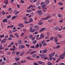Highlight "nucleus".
<instances>
[{
    "instance_id": "nucleus-28",
    "label": "nucleus",
    "mask_w": 65,
    "mask_h": 65,
    "mask_svg": "<svg viewBox=\"0 0 65 65\" xmlns=\"http://www.w3.org/2000/svg\"><path fill=\"white\" fill-rule=\"evenodd\" d=\"M58 17H59L60 18H61V17H62V15H61V14H58Z\"/></svg>"
},
{
    "instance_id": "nucleus-35",
    "label": "nucleus",
    "mask_w": 65,
    "mask_h": 65,
    "mask_svg": "<svg viewBox=\"0 0 65 65\" xmlns=\"http://www.w3.org/2000/svg\"><path fill=\"white\" fill-rule=\"evenodd\" d=\"M18 43L19 44H22V42H21V41L19 40L18 41Z\"/></svg>"
},
{
    "instance_id": "nucleus-32",
    "label": "nucleus",
    "mask_w": 65,
    "mask_h": 65,
    "mask_svg": "<svg viewBox=\"0 0 65 65\" xmlns=\"http://www.w3.org/2000/svg\"><path fill=\"white\" fill-rule=\"evenodd\" d=\"M48 22L49 23H51V22H52V20H48Z\"/></svg>"
},
{
    "instance_id": "nucleus-42",
    "label": "nucleus",
    "mask_w": 65,
    "mask_h": 65,
    "mask_svg": "<svg viewBox=\"0 0 65 65\" xmlns=\"http://www.w3.org/2000/svg\"><path fill=\"white\" fill-rule=\"evenodd\" d=\"M61 60V59L60 58L59 59H58L56 61V63H57V62H59V60Z\"/></svg>"
},
{
    "instance_id": "nucleus-21",
    "label": "nucleus",
    "mask_w": 65,
    "mask_h": 65,
    "mask_svg": "<svg viewBox=\"0 0 65 65\" xmlns=\"http://www.w3.org/2000/svg\"><path fill=\"white\" fill-rule=\"evenodd\" d=\"M2 45H0V50H2L4 48V47H2Z\"/></svg>"
},
{
    "instance_id": "nucleus-62",
    "label": "nucleus",
    "mask_w": 65,
    "mask_h": 65,
    "mask_svg": "<svg viewBox=\"0 0 65 65\" xmlns=\"http://www.w3.org/2000/svg\"><path fill=\"white\" fill-rule=\"evenodd\" d=\"M13 65H18V64L17 63H13Z\"/></svg>"
},
{
    "instance_id": "nucleus-10",
    "label": "nucleus",
    "mask_w": 65,
    "mask_h": 65,
    "mask_svg": "<svg viewBox=\"0 0 65 65\" xmlns=\"http://www.w3.org/2000/svg\"><path fill=\"white\" fill-rule=\"evenodd\" d=\"M46 6V5H43V6H42V8L43 9H45V6Z\"/></svg>"
},
{
    "instance_id": "nucleus-41",
    "label": "nucleus",
    "mask_w": 65,
    "mask_h": 65,
    "mask_svg": "<svg viewBox=\"0 0 65 65\" xmlns=\"http://www.w3.org/2000/svg\"><path fill=\"white\" fill-rule=\"evenodd\" d=\"M1 64H2V65H4V64H5V62L3 61L1 62Z\"/></svg>"
},
{
    "instance_id": "nucleus-34",
    "label": "nucleus",
    "mask_w": 65,
    "mask_h": 65,
    "mask_svg": "<svg viewBox=\"0 0 65 65\" xmlns=\"http://www.w3.org/2000/svg\"><path fill=\"white\" fill-rule=\"evenodd\" d=\"M32 57L34 58L35 57H36V55H35V54H34L33 55Z\"/></svg>"
},
{
    "instance_id": "nucleus-2",
    "label": "nucleus",
    "mask_w": 65,
    "mask_h": 65,
    "mask_svg": "<svg viewBox=\"0 0 65 65\" xmlns=\"http://www.w3.org/2000/svg\"><path fill=\"white\" fill-rule=\"evenodd\" d=\"M50 57H49L48 58V59L49 60H52V59H53V57H52V54H50L49 55Z\"/></svg>"
},
{
    "instance_id": "nucleus-58",
    "label": "nucleus",
    "mask_w": 65,
    "mask_h": 65,
    "mask_svg": "<svg viewBox=\"0 0 65 65\" xmlns=\"http://www.w3.org/2000/svg\"><path fill=\"white\" fill-rule=\"evenodd\" d=\"M1 43H4V41L3 40L2 41H1Z\"/></svg>"
},
{
    "instance_id": "nucleus-43",
    "label": "nucleus",
    "mask_w": 65,
    "mask_h": 65,
    "mask_svg": "<svg viewBox=\"0 0 65 65\" xmlns=\"http://www.w3.org/2000/svg\"><path fill=\"white\" fill-rule=\"evenodd\" d=\"M42 22L38 24V25H42Z\"/></svg>"
},
{
    "instance_id": "nucleus-37",
    "label": "nucleus",
    "mask_w": 65,
    "mask_h": 65,
    "mask_svg": "<svg viewBox=\"0 0 65 65\" xmlns=\"http://www.w3.org/2000/svg\"><path fill=\"white\" fill-rule=\"evenodd\" d=\"M47 65H52V63H51V62H48L47 63Z\"/></svg>"
},
{
    "instance_id": "nucleus-27",
    "label": "nucleus",
    "mask_w": 65,
    "mask_h": 65,
    "mask_svg": "<svg viewBox=\"0 0 65 65\" xmlns=\"http://www.w3.org/2000/svg\"><path fill=\"white\" fill-rule=\"evenodd\" d=\"M45 3H46V4H48V3H49V1H48V0H47L45 1Z\"/></svg>"
},
{
    "instance_id": "nucleus-8",
    "label": "nucleus",
    "mask_w": 65,
    "mask_h": 65,
    "mask_svg": "<svg viewBox=\"0 0 65 65\" xmlns=\"http://www.w3.org/2000/svg\"><path fill=\"white\" fill-rule=\"evenodd\" d=\"M35 28H36L37 30H38L39 29V26H37V25H36L35 26Z\"/></svg>"
},
{
    "instance_id": "nucleus-53",
    "label": "nucleus",
    "mask_w": 65,
    "mask_h": 65,
    "mask_svg": "<svg viewBox=\"0 0 65 65\" xmlns=\"http://www.w3.org/2000/svg\"><path fill=\"white\" fill-rule=\"evenodd\" d=\"M34 47H35V46L34 45H33L32 46H31L30 47V48H34Z\"/></svg>"
},
{
    "instance_id": "nucleus-22",
    "label": "nucleus",
    "mask_w": 65,
    "mask_h": 65,
    "mask_svg": "<svg viewBox=\"0 0 65 65\" xmlns=\"http://www.w3.org/2000/svg\"><path fill=\"white\" fill-rule=\"evenodd\" d=\"M45 56V55H42L41 56V57L42 58H44V57Z\"/></svg>"
},
{
    "instance_id": "nucleus-6",
    "label": "nucleus",
    "mask_w": 65,
    "mask_h": 65,
    "mask_svg": "<svg viewBox=\"0 0 65 65\" xmlns=\"http://www.w3.org/2000/svg\"><path fill=\"white\" fill-rule=\"evenodd\" d=\"M47 51V49H46L45 50H44L43 51V53L44 54L45 53H46Z\"/></svg>"
},
{
    "instance_id": "nucleus-40",
    "label": "nucleus",
    "mask_w": 65,
    "mask_h": 65,
    "mask_svg": "<svg viewBox=\"0 0 65 65\" xmlns=\"http://www.w3.org/2000/svg\"><path fill=\"white\" fill-rule=\"evenodd\" d=\"M7 40L6 39H4L3 40H4V43H5V42H6V41Z\"/></svg>"
},
{
    "instance_id": "nucleus-61",
    "label": "nucleus",
    "mask_w": 65,
    "mask_h": 65,
    "mask_svg": "<svg viewBox=\"0 0 65 65\" xmlns=\"http://www.w3.org/2000/svg\"><path fill=\"white\" fill-rule=\"evenodd\" d=\"M60 47V45H58L57 46V48H59Z\"/></svg>"
},
{
    "instance_id": "nucleus-46",
    "label": "nucleus",
    "mask_w": 65,
    "mask_h": 65,
    "mask_svg": "<svg viewBox=\"0 0 65 65\" xmlns=\"http://www.w3.org/2000/svg\"><path fill=\"white\" fill-rule=\"evenodd\" d=\"M26 46H27L28 47H30V45L28 44H26Z\"/></svg>"
},
{
    "instance_id": "nucleus-64",
    "label": "nucleus",
    "mask_w": 65,
    "mask_h": 65,
    "mask_svg": "<svg viewBox=\"0 0 65 65\" xmlns=\"http://www.w3.org/2000/svg\"><path fill=\"white\" fill-rule=\"evenodd\" d=\"M63 20H61L59 21V22H60V23H62V22H63Z\"/></svg>"
},
{
    "instance_id": "nucleus-52",
    "label": "nucleus",
    "mask_w": 65,
    "mask_h": 65,
    "mask_svg": "<svg viewBox=\"0 0 65 65\" xmlns=\"http://www.w3.org/2000/svg\"><path fill=\"white\" fill-rule=\"evenodd\" d=\"M53 59L54 60V61H56L57 60V58L55 59L54 58H53Z\"/></svg>"
},
{
    "instance_id": "nucleus-47",
    "label": "nucleus",
    "mask_w": 65,
    "mask_h": 65,
    "mask_svg": "<svg viewBox=\"0 0 65 65\" xmlns=\"http://www.w3.org/2000/svg\"><path fill=\"white\" fill-rule=\"evenodd\" d=\"M59 65H64V63H61L59 64Z\"/></svg>"
},
{
    "instance_id": "nucleus-4",
    "label": "nucleus",
    "mask_w": 65,
    "mask_h": 65,
    "mask_svg": "<svg viewBox=\"0 0 65 65\" xmlns=\"http://www.w3.org/2000/svg\"><path fill=\"white\" fill-rule=\"evenodd\" d=\"M60 58L61 59H63V58H64V56L62 54V55H60Z\"/></svg>"
},
{
    "instance_id": "nucleus-30",
    "label": "nucleus",
    "mask_w": 65,
    "mask_h": 65,
    "mask_svg": "<svg viewBox=\"0 0 65 65\" xmlns=\"http://www.w3.org/2000/svg\"><path fill=\"white\" fill-rule=\"evenodd\" d=\"M42 44H44L45 43V41H42Z\"/></svg>"
},
{
    "instance_id": "nucleus-16",
    "label": "nucleus",
    "mask_w": 65,
    "mask_h": 65,
    "mask_svg": "<svg viewBox=\"0 0 65 65\" xmlns=\"http://www.w3.org/2000/svg\"><path fill=\"white\" fill-rule=\"evenodd\" d=\"M36 31V29H33L31 31V33H33V32H34L35 31Z\"/></svg>"
},
{
    "instance_id": "nucleus-51",
    "label": "nucleus",
    "mask_w": 65,
    "mask_h": 65,
    "mask_svg": "<svg viewBox=\"0 0 65 65\" xmlns=\"http://www.w3.org/2000/svg\"><path fill=\"white\" fill-rule=\"evenodd\" d=\"M12 20H14V19H15V17H14V16L12 18Z\"/></svg>"
},
{
    "instance_id": "nucleus-24",
    "label": "nucleus",
    "mask_w": 65,
    "mask_h": 65,
    "mask_svg": "<svg viewBox=\"0 0 65 65\" xmlns=\"http://www.w3.org/2000/svg\"><path fill=\"white\" fill-rule=\"evenodd\" d=\"M29 37L30 38H32V37H33V36L32 35H30L29 36Z\"/></svg>"
},
{
    "instance_id": "nucleus-44",
    "label": "nucleus",
    "mask_w": 65,
    "mask_h": 65,
    "mask_svg": "<svg viewBox=\"0 0 65 65\" xmlns=\"http://www.w3.org/2000/svg\"><path fill=\"white\" fill-rule=\"evenodd\" d=\"M21 3H25V2H24V1H23L22 0H21Z\"/></svg>"
},
{
    "instance_id": "nucleus-39",
    "label": "nucleus",
    "mask_w": 65,
    "mask_h": 65,
    "mask_svg": "<svg viewBox=\"0 0 65 65\" xmlns=\"http://www.w3.org/2000/svg\"><path fill=\"white\" fill-rule=\"evenodd\" d=\"M47 35H48V36H49V35H50V32H47Z\"/></svg>"
},
{
    "instance_id": "nucleus-23",
    "label": "nucleus",
    "mask_w": 65,
    "mask_h": 65,
    "mask_svg": "<svg viewBox=\"0 0 65 65\" xmlns=\"http://www.w3.org/2000/svg\"><path fill=\"white\" fill-rule=\"evenodd\" d=\"M29 21L30 22H33V19L32 18H30L29 19Z\"/></svg>"
},
{
    "instance_id": "nucleus-1",
    "label": "nucleus",
    "mask_w": 65,
    "mask_h": 65,
    "mask_svg": "<svg viewBox=\"0 0 65 65\" xmlns=\"http://www.w3.org/2000/svg\"><path fill=\"white\" fill-rule=\"evenodd\" d=\"M36 13H38L39 15H41L42 14V11L41 10L37 11L36 12Z\"/></svg>"
},
{
    "instance_id": "nucleus-25",
    "label": "nucleus",
    "mask_w": 65,
    "mask_h": 65,
    "mask_svg": "<svg viewBox=\"0 0 65 65\" xmlns=\"http://www.w3.org/2000/svg\"><path fill=\"white\" fill-rule=\"evenodd\" d=\"M38 63L40 64H42V62H41V61H39L38 62Z\"/></svg>"
},
{
    "instance_id": "nucleus-55",
    "label": "nucleus",
    "mask_w": 65,
    "mask_h": 65,
    "mask_svg": "<svg viewBox=\"0 0 65 65\" xmlns=\"http://www.w3.org/2000/svg\"><path fill=\"white\" fill-rule=\"evenodd\" d=\"M33 1H32L31 2H31H32V3H33V2H36V0H33Z\"/></svg>"
},
{
    "instance_id": "nucleus-57",
    "label": "nucleus",
    "mask_w": 65,
    "mask_h": 65,
    "mask_svg": "<svg viewBox=\"0 0 65 65\" xmlns=\"http://www.w3.org/2000/svg\"><path fill=\"white\" fill-rule=\"evenodd\" d=\"M55 53H53L52 54V56H54V55H55Z\"/></svg>"
},
{
    "instance_id": "nucleus-50",
    "label": "nucleus",
    "mask_w": 65,
    "mask_h": 65,
    "mask_svg": "<svg viewBox=\"0 0 65 65\" xmlns=\"http://www.w3.org/2000/svg\"><path fill=\"white\" fill-rule=\"evenodd\" d=\"M39 45L40 47H42V45H41V43L39 44Z\"/></svg>"
},
{
    "instance_id": "nucleus-54",
    "label": "nucleus",
    "mask_w": 65,
    "mask_h": 65,
    "mask_svg": "<svg viewBox=\"0 0 65 65\" xmlns=\"http://www.w3.org/2000/svg\"><path fill=\"white\" fill-rule=\"evenodd\" d=\"M35 37H33L31 39L32 40H35Z\"/></svg>"
},
{
    "instance_id": "nucleus-49",
    "label": "nucleus",
    "mask_w": 65,
    "mask_h": 65,
    "mask_svg": "<svg viewBox=\"0 0 65 65\" xmlns=\"http://www.w3.org/2000/svg\"><path fill=\"white\" fill-rule=\"evenodd\" d=\"M32 7V5H30L29 6V7L28 8H27V9H30V8Z\"/></svg>"
},
{
    "instance_id": "nucleus-56",
    "label": "nucleus",
    "mask_w": 65,
    "mask_h": 65,
    "mask_svg": "<svg viewBox=\"0 0 65 65\" xmlns=\"http://www.w3.org/2000/svg\"><path fill=\"white\" fill-rule=\"evenodd\" d=\"M9 50V48H6L5 49V51H7V50Z\"/></svg>"
},
{
    "instance_id": "nucleus-36",
    "label": "nucleus",
    "mask_w": 65,
    "mask_h": 65,
    "mask_svg": "<svg viewBox=\"0 0 65 65\" xmlns=\"http://www.w3.org/2000/svg\"><path fill=\"white\" fill-rule=\"evenodd\" d=\"M54 38V37H51L50 38V40H53V39Z\"/></svg>"
},
{
    "instance_id": "nucleus-60",
    "label": "nucleus",
    "mask_w": 65,
    "mask_h": 65,
    "mask_svg": "<svg viewBox=\"0 0 65 65\" xmlns=\"http://www.w3.org/2000/svg\"><path fill=\"white\" fill-rule=\"evenodd\" d=\"M31 30H32V27H30V28L29 32H31Z\"/></svg>"
},
{
    "instance_id": "nucleus-7",
    "label": "nucleus",
    "mask_w": 65,
    "mask_h": 65,
    "mask_svg": "<svg viewBox=\"0 0 65 65\" xmlns=\"http://www.w3.org/2000/svg\"><path fill=\"white\" fill-rule=\"evenodd\" d=\"M41 38H43L44 37V35L43 34H41Z\"/></svg>"
},
{
    "instance_id": "nucleus-29",
    "label": "nucleus",
    "mask_w": 65,
    "mask_h": 65,
    "mask_svg": "<svg viewBox=\"0 0 65 65\" xmlns=\"http://www.w3.org/2000/svg\"><path fill=\"white\" fill-rule=\"evenodd\" d=\"M15 60L17 61H18L20 60V59L19 58H17L15 59Z\"/></svg>"
},
{
    "instance_id": "nucleus-13",
    "label": "nucleus",
    "mask_w": 65,
    "mask_h": 65,
    "mask_svg": "<svg viewBox=\"0 0 65 65\" xmlns=\"http://www.w3.org/2000/svg\"><path fill=\"white\" fill-rule=\"evenodd\" d=\"M37 42V41L36 40H35L33 41L32 42V43L34 44H35Z\"/></svg>"
},
{
    "instance_id": "nucleus-38",
    "label": "nucleus",
    "mask_w": 65,
    "mask_h": 65,
    "mask_svg": "<svg viewBox=\"0 0 65 65\" xmlns=\"http://www.w3.org/2000/svg\"><path fill=\"white\" fill-rule=\"evenodd\" d=\"M7 18H8V19H9V18H10V17H11V15H9L8 16H7Z\"/></svg>"
},
{
    "instance_id": "nucleus-26",
    "label": "nucleus",
    "mask_w": 65,
    "mask_h": 65,
    "mask_svg": "<svg viewBox=\"0 0 65 65\" xmlns=\"http://www.w3.org/2000/svg\"><path fill=\"white\" fill-rule=\"evenodd\" d=\"M24 54V52L23 51V52H22L21 53L20 55V56H23Z\"/></svg>"
},
{
    "instance_id": "nucleus-12",
    "label": "nucleus",
    "mask_w": 65,
    "mask_h": 65,
    "mask_svg": "<svg viewBox=\"0 0 65 65\" xmlns=\"http://www.w3.org/2000/svg\"><path fill=\"white\" fill-rule=\"evenodd\" d=\"M54 40L55 41H58V38L56 37H54Z\"/></svg>"
},
{
    "instance_id": "nucleus-17",
    "label": "nucleus",
    "mask_w": 65,
    "mask_h": 65,
    "mask_svg": "<svg viewBox=\"0 0 65 65\" xmlns=\"http://www.w3.org/2000/svg\"><path fill=\"white\" fill-rule=\"evenodd\" d=\"M8 1L7 0H6L5 1H4L5 3L6 4H8Z\"/></svg>"
},
{
    "instance_id": "nucleus-18",
    "label": "nucleus",
    "mask_w": 65,
    "mask_h": 65,
    "mask_svg": "<svg viewBox=\"0 0 65 65\" xmlns=\"http://www.w3.org/2000/svg\"><path fill=\"white\" fill-rule=\"evenodd\" d=\"M58 4L59 5H63V4L61 2H60L58 3Z\"/></svg>"
},
{
    "instance_id": "nucleus-45",
    "label": "nucleus",
    "mask_w": 65,
    "mask_h": 65,
    "mask_svg": "<svg viewBox=\"0 0 65 65\" xmlns=\"http://www.w3.org/2000/svg\"><path fill=\"white\" fill-rule=\"evenodd\" d=\"M43 10L44 12H45L46 11V9L45 8L43 9Z\"/></svg>"
},
{
    "instance_id": "nucleus-5",
    "label": "nucleus",
    "mask_w": 65,
    "mask_h": 65,
    "mask_svg": "<svg viewBox=\"0 0 65 65\" xmlns=\"http://www.w3.org/2000/svg\"><path fill=\"white\" fill-rule=\"evenodd\" d=\"M51 17V16H49L48 17H47L46 18H44L43 20H47L48 19H49V18H50V17Z\"/></svg>"
},
{
    "instance_id": "nucleus-14",
    "label": "nucleus",
    "mask_w": 65,
    "mask_h": 65,
    "mask_svg": "<svg viewBox=\"0 0 65 65\" xmlns=\"http://www.w3.org/2000/svg\"><path fill=\"white\" fill-rule=\"evenodd\" d=\"M15 35L16 36V37L17 38H19V35L17 33H15Z\"/></svg>"
},
{
    "instance_id": "nucleus-31",
    "label": "nucleus",
    "mask_w": 65,
    "mask_h": 65,
    "mask_svg": "<svg viewBox=\"0 0 65 65\" xmlns=\"http://www.w3.org/2000/svg\"><path fill=\"white\" fill-rule=\"evenodd\" d=\"M16 54L17 55H19V54H20V53L18 52H17L16 53Z\"/></svg>"
},
{
    "instance_id": "nucleus-19",
    "label": "nucleus",
    "mask_w": 65,
    "mask_h": 65,
    "mask_svg": "<svg viewBox=\"0 0 65 65\" xmlns=\"http://www.w3.org/2000/svg\"><path fill=\"white\" fill-rule=\"evenodd\" d=\"M7 21V19H4L3 21V23H5V22H6Z\"/></svg>"
},
{
    "instance_id": "nucleus-15",
    "label": "nucleus",
    "mask_w": 65,
    "mask_h": 65,
    "mask_svg": "<svg viewBox=\"0 0 65 65\" xmlns=\"http://www.w3.org/2000/svg\"><path fill=\"white\" fill-rule=\"evenodd\" d=\"M59 27L57 26L55 28V31H58V30H59Z\"/></svg>"
},
{
    "instance_id": "nucleus-20",
    "label": "nucleus",
    "mask_w": 65,
    "mask_h": 65,
    "mask_svg": "<svg viewBox=\"0 0 65 65\" xmlns=\"http://www.w3.org/2000/svg\"><path fill=\"white\" fill-rule=\"evenodd\" d=\"M44 59H45V60H47V59H48V58H47V57L45 55L44 57L43 58Z\"/></svg>"
},
{
    "instance_id": "nucleus-9",
    "label": "nucleus",
    "mask_w": 65,
    "mask_h": 65,
    "mask_svg": "<svg viewBox=\"0 0 65 65\" xmlns=\"http://www.w3.org/2000/svg\"><path fill=\"white\" fill-rule=\"evenodd\" d=\"M18 26H20V27H24V25L23 24H19Z\"/></svg>"
},
{
    "instance_id": "nucleus-3",
    "label": "nucleus",
    "mask_w": 65,
    "mask_h": 65,
    "mask_svg": "<svg viewBox=\"0 0 65 65\" xmlns=\"http://www.w3.org/2000/svg\"><path fill=\"white\" fill-rule=\"evenodd\" d=\"M24 47H25V46L22 45H20L19 46L20 49H22V48H24Z\"/></svg>"
},
{
    "instance_id": "nucleus-48",
    "label": "nucleus",
    "mask_w": 65,
    "mask_h": 65,
    "mask_svg": "<svg viewBox=\"0 0 65 65\" xmlns=\"http://www.w3.org/2000/svg\"><path fill=\"white\" fill-rule=\"evenodd\" d=\"M9 40H11L12 39V38H11L10 37L8 38Z\"/></svg>"
},
{
    "instance_id": "nucleus-63",
    "label": "nucleus",
    "mask_w": 65,
    "mask_h": 65,
    "mask_svg": "<svg viewBox=\"0 0 65 65\" xmlns=\"http://www.w3.org/2000/svg\"><path fill=\"white\" fill-rule=\"evenodd\" d=\"M34 65H38V64L36 63H34Z\"/></svg>"
},
{
    "instance_id": "nucleus-33",
    "label": "nucleus",
    "mask_w": 65,
    "mask_h": 65,
    "mask_svg": "<svg viewBox=\"0 0 65 65\" xmlns=\"http://www.w3.org/2000/svg\"><path fill=\"white\" fill-rule=\"evenodd\" d=\"M2 13V14H5V12L4 11H3Z\"/></svg>"
},
{
    "instance_id": "nucleus-11",
    "label": "nucleus",
    "mask_w": 65,
    "mask_h": 65,
    "mask_svg": "<svg viewBox=\"0 0 65 65\" xmlns=\"http://www.w3.org/2000/svg\"><path fill=\"white\" fill-rule=\"evenodd\" d=\"M39 47V44H37L35 46V48H38Z\"/></svg>"
},
{
    "instance_id": "nucleus-59",
    "label": "nucleus",
    "mask_w": 65,
    "mask_h": 65,
    "mask_svg": "<svg viewBox=\"0 0 65 65\" xmlns=\"http://www.w3.org/2000/svg\"><path fill=\"white\" fill-rule=\"evenodd\" d=\"M17 63H18V65H20L21 64L19 62H17Z\"/></svg>"
}]
</instances>
